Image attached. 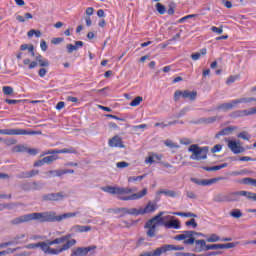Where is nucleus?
<instances>
[{"mask_svg":"<svg viewBox=\"0 0 256 256\" xmlns=\"http://www.w3.org/2000/svg\"><path fill=\"white\" fill-rule=\"evenodd\" d=\"M172 215H177V217H197L196 214L191 212H173Z\"/></svg>","mask_w":256,"mask_h":256,"instance_id":"nucleus-34","label":"nucleus"},{"mask_svg":"<svg viewBox=\"0 0 256 256\" xmlns=\"http://www.w3.org/2000/svg\"><path fill=\"white\" fill-rule=\"evenodd\" d=\"M86 15L88 16V17H91V15H93V13H95V9L93 8V7H88L87 9H86Z\"/></svg>","mask_w":256,"mask_h":256,"instance_id":"nucleus-61","label":"nucleus"},{"mask_svg":"<svg viewBox=\"0 0 256 256\" xmlns=\"http://www.w3.org/2000/svg\"><path fill=\"white\" fill-rule=\"evenodd\" d=\"M71 237H72L71 234H67L60 238H56L55 243H57L58 245H61V243H69V241H73V239H71Z\"/></svg>","mask_w":256,"mask_h":256,"instance_id":"nucleus-24","label":"nucleus"},{"mask_svg":"<svg viewBox=\"0 0 256 256\" xmlns=\"http://www.w3.org/2000/svg\"><path fill=\"white\" fill-rule=\"evenodd\" d=\"M207 243H217L218 241H233V238H221L217 234H210L209 237L206 238Z\"/></svg>","mask_w":256,"mask_h":256,"instance_id":"nucleus-18","label":"nucleus"},{"mask_svg":"<svg viewBox=\"0 0 256 256\" xmlns=\"http://www.w3.org/2000/svg\"><path fill=\"white\" fill-rule=\"evenodd\" d=\"M199 121L204 125H211V123H215V121H217V116L201 118Z\"/></svg>","mask_w":256,"mask_h":256,"instance_id":"nucleus-30","label":"nucleus"},{"mask_svg":"<svg viewBox=\"0 0 256 256\" xmlns=\"http://www.w3.org/2000/svg\"><path fill=\"white\" fill-rule=\"evenodd\" d=\"M234 161H253V158L249 157V156H242L239 157L238 159H234Z\"/></svg>","mask_w":256,"mask_h":256,"instance_id":"nucleus-55","label":"nucleus"},{"mask_svg":"<svg viewBox=\"0 0 256 256\" xmlns=\"http://www.w3.org/2000/svg\"><path fill=\"white\" fill-rule=\"evenodd\" d=\"M235 131L234 127H226L216 134V137H223L225 135H231V132Z\"/></svg>","mask_w":256,"mask_h":256,"instance_id":"nucleus-25","label":"nucleus"},{"mask_svg":"<svg viewBox=\"0 0 256 256\" xmlns=\"http://www.w3.org/2000/svg\"><path fill=\"white\" fill-rule=\"evenodd\" d=\"M48 70L45 67H42L38 70V75L43 79L47 75Z\"/></svg>","mask_w":256,"mask_h":256,"instance_id":"nucleus-49","label":"nucleus"},{"mask_svg":"<svg viewBox=\"0 0 256 256\" xmlns=\"http://www.w3.org/2000/svg\"><path fill=\"white\" fill-rule=\"evenodd\" d=\"M83 45H84L83 41H76L75 45L67 44L66 49L68 53H73V51H78L79 47H83Z\"/></svg>","mask_w":256,"mask_h":256,"instance_id":"nucleus-22","label":"nucleus"},{"mask_svg":"<svg viewBox=\"0 0 256 256\" xmlns=\"http://www.w3.org/2000/svg\"><path fill=\"white\" fill-rule=\"evenodd\" d=\"M5 103H7L8 105H17V103H21V100L5 99Z\"/></svg>","mask_w":256,"mask_h":256,"instance_id":"nucleus-56","label":"nucleus"},{"mask_svg":"<svg viewBox=\"0 0 256 256\" xmlns=\"http://www.w3.org/2000/svg\"><path fill=\"white\" fill-rule=\"evenodd\" d=\"M65 196H63L62 193H51L44 195L43 199L44 201H62Z\"/></svg>","mask_w":256,"mask_h":256,"instance_id":"nucleus-19","label":"nucleus"},{"mask_svg":"<svg viewBox=\"0 0 256 256\" xmlns=\"http://www.w3.org/2000/svg\"><path fill=\"white\" fill-rule=\"evenodd\" d=\"M191 59L193 61H199V59H201V53L197 52L191 55Z\"/></svg>","mask_w":256,"mask_h":256,"instance_id":"nucleus-59","label":"nucleus"},{"mask_svg":"<svg viewBox=\"0 0 256 256\" xmlns=\"http://www.w3.org/2000/svg\"><path fill=\"white\" fill-rule=\"evenodd\" d=\"M0 135H41V132L25 129H0Z\"/></svg>","mask_w":256,"mask_h":256,"instance_id":"nucleus-8","label":"nucleus"},{"mask_svg":"<svg viewBox=\"0 0 256 256\" xmlns=\"http://www.w3.org/2000/svg\"><path fill=\"white\" fill-rule=\"evenodd\" d=\"M186 196L188 197V199H197V195H195L192 191H188L186 193Z\"/></svg>","mask_w":256,"mask_h":256,"instance_id":"nucleus-63","label":"nucleus"},{"mask_svg":"<svg viewBox=\"0 0 256 256\" xmlns=\"http://www.w3.org/2000/svg\"><path fill=\"white\" fill-rule=\"evenodd\" d=\"M20 50L21 51H29V53H31L32 57H35V46H33V44H22L20 46Z\"/></svg>","mask_w":256,"mask_h":256,"instance_id":"nucleus-23","label":"nucleus"},{"mask_svg":"<svg viewBox=\"0 0 256 256\" xmlns=\"http://www.w3.org/2000/svg\"><path fill=\"white\" fill-rule=\"evenodd\" d=\"M225 142L227 143L230 151L234 153V155H239V153H243V151H245V148L241 147V145H239V142L235 140H230L229 138H225Z\"/></svg>","mask_w":256,"mask_h":256,"instance_id":"nucleus-11","label":"nucleus"},{"mask_svg":"<svg viewBox=\"0 0 256 256\" xmlns=\"http://www.w3.org/2000/svg\"><path fill=\"white\" fill-rule=\"evenodd\" d=\"M223 149V145L221 144H216L213 148H212V153H219V151H221Z\"/></svg>","mask_w":256,"mask_h":256,"instance_id":"nucleus-50","label":"nucleus"},{"mask_svg":"<svg viewBox=\"0 0 256 256\" xmlns=\"http://www.w3.org/2000/svg\"><path fill=\"white\" fill-rule=\"evenodd\" d=\"M56 154H64V153H70V154H76L77 150H75L73 147L71 148H64V149H56V150H49L44 155H55Z\"/></svg>","mask_w":256,"mask_h":256,"instance_id":"nucleus-16","label":"nucleus"},{"mask_svg":"<svg viewBox=\"0 0 256 256\" xmlns=\"http://www.w3.org/2000/svg\"><path fill=\"white\" fill-rule=\"evenodd\" d=\"M188 151L192 153L190 159L193 161H201L203 159H207V153H209V147H199L197 144H192L188 148Z\"/></svg>","mask_w":256,"mask_h":256,"instance_id":"nucleus-6","label":"nucleus"},{"mask_svg":"<svg viewBox=\"0 0 256 256\" xmlns=\"http://www.w3.org/2000/svg\"><path fill=\"white\" fill-rule=\"evenodd\" d=\"M118 213H121L120 217H125V215H132L134 217H138L137 208H118Z\"/></svg>","mask_w":256,"mask_h":256,"instance_id":"nucleus-17","label":"nucleus"},{"mask_svg":"<svg viewBox=\"0 0 256 256\" xmlns=\"http://www.w3.org/2000/svg\"><path fill=\"white\" fill-rule=\"evenodd\" d=\"M164 145H166V147H170V149H174V147H176L175 143L171 140H165Z\"/></svg>","mask_w":256,"mask_h":256,"instance_id":"nucleus-54","label":"nucleus"},{"mask_svg":"<svg viewBox=\"0 0 256 256\" xmlns=\"http://www.w3.org/2000/svg\"><path fill=\"white\" fill-rule=\"evenodd\" d=\"M2 91H3L4 95H13V87H11V86L2 87Z\"/></svg>","mask_w":256,"mask_h":256,"instance_id":"nucleus-44","label":"nucleus"},{"mask_svg":"<svg viewBox=\"0 0 256 256\" xmlns=\"http://www.w3.org/2000/svg\"><path fill=\"white\" fill-rule=\"evenodd\" d=\"M217 249H223V246L221 244H208L206 246V251H215Z\"/></svg>","mask_w":256,"mask_h":256,"instance_id":"nucleus-40","label":"nucleus"},{"mask_svg":"<svg viewBox=\"0 0 256 256\" xmlns=\"http://www.w3.org/2000/svg\"><path fill=\"white\" fill-rule=\"evenodd\" d=\"M238 137L239 139H244V141H249V139H251V135H249L247 132H240Z\"/></svg>","mask_w":256,"mask_h":256,"instance_id":"nucleus-45","label":"nucleus"},{"mask_svg":"<svg viewBox=\"0 0 256 256\" xmlns=\"http://www.w3.org/2000/svg\"><path fill=\"white\" fill-rule=\"evenodd\" d=\"M242 183L244 185H252V187H256V179L253 178H244L242 179Z\"/></svg>","mask_w":256,"mask_h":256,"instance_id":"nucleus-39","label":"nucleus"},{"mask_svg":"<svg viewBox=\"0 0 256 256\" xmlns=\"http://www.w3.org/2000/svg\"><path fill=\"white\" fill-rule=\"evenodd\" d=\"M73 233H87L91 231V226H81V225H74L71 228Z\"/></svg>","mask_w":256,"mask_h":256,"instance_id":"nucleus-21","label":"nucleus"},{"mask_svg":"<svg viewBox=\"0 0 256 256\" xmlns=\"http://www.w3.org/2000/svg\"><path fill=\"white\" fill-rule=\"evenodd\" d=\"M40 48L42 49V51H47L48 46H47V42L45 40H41Z\"/></svg>","mask_w":256,"mask_h":256,"instance_id":"nucleus-60","label":"nucleus"},{"mask_svg":"<svg viewBox=\"0 0 256 256\" xmlns=\"http://www.w3.org/2000/svg\"><path fill=\"white\" fill-rule=\"evenodd\" d=\"M147 175H141V176H131L128 178V183H135L136 181H142V179H145Z\"/></svg>","mask_w":256,"mask_h":256,"instance_id":"nucleus-38","label":"nucleus"},{"mask_svg":"<svg viewBox=\"0 0 256 256\" xmlns=\"http://www.w3.org/2000/svg\"><path fill=\"white\" fill-rule=\"evenodd\" d=\"M156 10L158 11V13H160V15H165V12L167 11L165 6H163V4L161 3L156 4Z\"/></svg>","mask_w":256,"mask_h":256,"instance_id":"nucleus-43","label":"nucleus"},{"mask_svg":"<svg viewBox=\"0 0 256 256\" xmlns=\"http://www.w3.org/2000/svg\"><path fill=\"white\" fill-rule=\"evenodd\" d=\"M235 81H237V76H230V77L226 80V84H227V85H231V83H235Z\"/></svg>","mask_w":256,"mask_h":256,"instance_id":"nucleus-57","label":"nucleus"},{"mask_svg":"<svg viewBox=\"0 0 256 256\" xmlns=\"http://www.w3.org/2000/svg\"><path fill=\"white\" fill-rule=\"evenodd\" d=\"M39 175V170H31L30 172H23L22 179H31V177H35Z\"/></svg>","mask_w":256,"mask_h":256,"instance_id":"nucleus-26","label":"nucleus"},{"mask_svg":"<svg viewBox=\"0 0 256 256\" xmlns=\"http://www.w3.org/2000/svg\"><path fill=\"white\" fill-rule=\"evenodd\" d=\"M108 146L116 149H125V144H123V139L119 135H115L108 140Z\"/></svg>","mask_w":256,"mask_h":256,"instance_id":"nucleus-14","label":"nucleus"},{"mask_svg":"<svg viewBox=\"0 0 256 256\" xmlns=\"http://www.w3.org/2000/svg\"><path fill=\"white\" fill-rule=\"evenodd\" d=\"M173 124H174V122H169L168 124L156 122L154 124V127H162V129H164V127H169V125H173Z\"/></svg>","mask_w":256,"mask_h":256,"instance_id":"nucleus-52","label":"nucleus"},{"mask_svg":"<svg viewBox=\"0 0 256 256\" xmlns=\"http://www.w3.org/2000/svg\"><path fill=\"white\" fill-rule=\"evenodd\" d=\"M215 203H227V195L218 194L214 197Z\"/></svg>","mask_w":256,"mask_h":256,"instance_id":"nucleus-32","label":"nucleus"},{"mask_svg":"<svg viewBox=\"0 0 256 256\" xmlns=\"http://www.w3.org/2000/svg\"><path fill=\"white\" fill-rule=\"evenodd\" d=\"M253 101H256V98H238L234 100V103L236 105H239L241 103H253Z\"/></svg>","mask_w":256,"mask_h":256,"instance_id":"nucleus-29","label":"nucleus"},{"mask_svg":"<svg viewBox=\"0 0 256 256\" xmlns=\"http://www.w3.org/2000/svg\"><path fill=\"white\" fill-rule=\"evenodd\" d=\"M45 165V162L42 160H38L34 163V167H43Z\"/></svg>","mask_w":256,"mask_h":256,"instance_id":"nucleus-64","label":"nucleus"},{"mask_svg":"<svg viewBox=\"0 0 256 256\" xmlns=\"http://www.w3.org/2000/svg\"><path fill=\"white\" fill-rule=\"evenodd\" d=\"M38 247H39V242L38 243L27 244L25 246L26 249H38Z\"/></svg>","mask_w":256,"mask_h":256,"instance_id":"nucleus-53","label":"nucleus"},{"mask_svg":"<svg viewBox=\"0 0 256 256\" xmlns=\"http://www.w3.org/2000/svg\"><path fill=\"white\" fill-rule=\"evenodd\" d=\"M180 143H181V145H191V139H189V138H182L181 140H180Z\"/></svg>","mask_w":256,"mask_h":256,"instance_id":"nucleus-58","label":"nucleus"},{"mask_svg":"<svg viewBox=\"0 0 256 256\" xmlns=\"http://www.w3.org/2000/svg\"><path fill=\"white\" fill-rule=\"evenodd\" d=\"M59 159V157L57 155H50V156H46L43 158V162L44 165H51V163H53V161H57Z\"/></svg>","mask_w":256,"mask_h":256,"instance_id":"nucleus-27","label":"nucleus"},{"mask_svg":"<svg viewBox=\"0 0 256 256\" xmlns=\"http://www.w3.org/2000/svg\"><path fill=\"white\" fill-rule=\"evenodd\" d=\"M186 227H192V229H197V221L192 218L189 221L185 222Z\"/></svg>","mask_w":256,"mask_h":256,"instance_id":"nucleus-41","label":"nucleus"},{"mask_svg":"<svg viewBox=\"0 0 256 256\" xmlns=\"http://www.w3.org/2000/svg\"><path fill=\"white\" fill-rule=\"evenodd\" d=\"M237 107V104H235V100H232L228 103L220 104L217 109L218 111H229L231 109H235Z\"/></svg>","mask_w":256,"mask_h":256,"instance_id":"nucleus-20","label":"nucleus"},{"mask_svg":"<svg viewBox=\"0 0 256 256\" xmlns=\"http://www.w3.org/2000/svg\"><path fill=\"white\" fill-rule=\"evenodd\" d=\"M38 65L39 67H49L50 63L49 60L42 58L41 60H39Z\"/></svg>","mask_w":256,"mask_h":256,"instance_id":"nucleus-47","label":"nucleus"},{"mask_svg":"<svg viewBox=\"0 0 256 256\" xmlns=\"http://www.w3.org/2000/svg\"><path fill=\"white\" fill-rule=\"evenodd\" d=\"M158 195H166L167 197L175 198L177 197V192L173 190H161L158 192Z\"/></svg>","mask_w":256,"mask_h":256,"instance_id":"nucleus-28","label":"nucleus"},{"mask_svg":"<svg viewBox=\"0 0 256 256\" xmlns=\"http://www.w3.org/2000/svg\"><path fill=\"white\" fill-rule=\"evenodd\" d=\"M155 158L161 160V156L153 154L152 156H149L148 158L145 159V163L153 165L155 163Z\"/></svg>","mask_w":256,"mask_h":256,"instance_id":"nucleus-36","label":"nucleus"},{"mask_svg":"<svg viewBox=\"0 0 256 256\" xmlns=\"http://www.w3.org/2000/svg\"><path fill=\"white\" fill-rule=\"evenodd\" d=\"M165 212H160L145 223L147 237L153 238L157 235V227L164 225L166 229H181V222L173 216H164Z\"/></svg>","mask_w":256,"mask_h":256,"instance_id":"nucleus-2","label":"nucleus"},{"mask_svg":"<svg viewBox=\"0 0 256 256\" xmlns=\"http://www.w3.org/2000/svg\"><path fill=\"white\" fill-rule=\"evenodd\" d=\"M46 175H54L55 177H62L65 175V170H50L46 173Z\"/></svg>","mask_w":256,"mask_h":256,"instance_id":"nucleus-35","label":"nucleus"},{"mask_svg":"<svg viewBox=\"0 0 256 256\" xmlns=\"http://www.w3.org/2000/svg\"><path fill=\"white\" fill-rule=\"evenodd\" d=\"M129 166V163L125 162V161H122V162H118L116 164V167L118 169H125V167H128Z\"/></svg>","mask_w":256,"mask_h":256,"instance_id":"nucleus-51","label":"nucleus"},{"mask_svg":"<svg viewBox=\"0 0 256 256\" xmlns=\"http://www.w3.org/2000/svg\"><path fill=\"white\" fill-rule=\"evenodd\" d=\"M191 181L196 185H200L202 187H209L210 185H214L217 181H221V178H211V179H202L199 180L197 178H191Z\"/></svg>","mask_w":256,"mask_h":256,"instance_id":"nucleus-15","label":"nucleus"},{"mask_svg":"<svg viewBox=\"0 0 256 256\" xmlns=\"http://www.w3.org/2000/svg\"><path fill=\"white\" fill-rule=\"evenodd\" d=\"M104 193H110V195H118V199L120 201H137L139 199H143L145 195H147V188H144L142 191L135 193L137 188H129V187H113V186H105L101 188ZM134 193V194H131Z\"/></svg>","mask_w":256,"mask_h":256,"instance_id":"nucleus-3","label":"nucleus"},{"mask_svg":"<svg viewBox=\"0 0 256 256\" xmlns=\"http://www.w3.org/2000/svg\"><path fill=\"white\" fill-rule=\"evenodd\" d=\"M184 98L188 99L189 101H195L197 99V91H192L191 90H176L174 92V101H179V99Z\"/></svg>","mask_w":256,"mask_h":256,"instance_id":"nucleus-9","label":"nucleus"},{"mask_svg":"<svg viewBox=\"0 0 256 256\" xmlns=\"http://www.w3.org/2000/svg\"><path fill=\"white\" fill-rule=\"evenodd\" d=\"M33 35H35L36 37H41V31L40 30H35V29H31L30 31H28L27 36L28 37H33Z\"/></svg>","mask_w":256,"mask_h":256,"instance_id":"nucleus-42","label":"nucleus"},{"mask_svg":"<svg viewBox=\"0 0 256 256\" xmlns=\"http://www.w3.org/2000/svg\"><path fill=\"white\" fill-rule=\"evenodd\" d=\"M157 211V203L149 201L144 208L137 209L138 217L139 215H149L150 213H155Z\"/></svg>","mask_w":256,"mask_h":256,"instance_id":"nucleus-12","label":"nucleus"},{"mask_svg":"<svg viewBox=\"0 0 256 256\" xmlns=\"http://www.w3.org/2000/svg\"><path fill=\"white\" fill-rule=\"evenodd\" d=\"M211 31L213 33H217L218 35H221L223 33V26H220V27L212 26Z\"/></svg>","mask_w":256,"mask_h":256,"instance_id":"nucleus-46","label":"nucleus"},{"mask_svg":"<svg viewBox=\"0 0 256 256\" xmlns=\"http://www.w3.org/2000/svg\"><path fill=\"white\" fill-rule=\"evenodd\" d=\"M52 245H58L55 239L47 240L46 242H38V247L45 255H61V253H65V251H69L71 247L77 245V240L68 241L57 248H51Z\"/></svg>","mask_w":256,"mask_h":256,"instance_id":"nucleus-5","label":"nucleus"},{"mask_svg":"<svg viewBox=\"0 0 256 256\" xmlns=\"http://www.w3.org/2000/svg\"><path fill=\"white\" fill-rule=\"evenodd\" d=\"M143 103V97L137 96L130 102V107H139Z\"/></svg>","mask_w":256,"mask_h":256,"instance_id":"nucleus-31","label":"nucleus"},{"mask_svg":"<svg viewBox=\"0 0 256 256\" xmlns=\"http://www.w3.org/2000/svg\"><path fill=\"white\" fill-rule=\"evenodd\" d=\"M97 246L78 247L72 250L70 256H86L89 252L95 251Z\"/></svg>","mask_w":256,"mask_h":256,"instance_id":"nucleus-13","label":"nucleus"},{"mask_svg":"<svg viewBox=\"0 0 256 256\" xmlns=\"http://www.w3.org/2000/svg\"><path fill=\"white\" fill-rule=\"evenodd\" d=\"M250 115H256V107L247 110H235L230 114V117L232 119H241L243 117H249Z\"/></svg>","mask_w":256,"mask_h":256,"instance_id":"nucleus-10","label":"nucleus"},{"mask_svg":"<svg viewBox=\"0 0 256 256\" xmlns=\"http://www.w3.org/2000/svg\"><path fill=\"white\" fill-rule=\"evenodd\" d=\"M239 197H246L247 199L256 201V193L249 191H237L226 194V203H233L235 201H239Z\"/></svg>","mask_w":256,"mask_h":256,"instance_id":"nucleus-7","label":"nucleus"},{"mask_svg":"<svg viewBox=\"0 0 256 256\" xmlns=\"http://www.w3.org/2000/svg\"><path fill=\"white\" fill-rule=\"evenodd\" d=\"M59 43H63V38L58 37L52 40L53 45H59Z\"/></svg>","mask_w":256,"mask_h":256,"instance_id":"nucleus-62","label":"nucleus"},{"mask_svg":"<svg viewBox=\"0 0 256 256\" xmlns=\"http://www.w3.org/2000/svg\"><path fill=\"white\" fill-rule=\"evenodd\" d=\"M78 214L79 212H68L57 216V213L53 211L41 213L35 212L14 218L10 223L11 225H21V223H29V221H38L39 223H61L63 219H71V217H77Z\"/></svg>","mask_w":256,"mask_h":256,"instance_id":"nucleus-1","label":"nucleus"},{"mask_svg":"<svg viewBox=\"0 0 256 256\" xmlns=\"http://www.w3.org/2000/svg\"><path fill=\"white\" fill-rule=\"evenodd\" d=\"M204 171H220L221 165H216L212 167H203Z\"/></svg>","mask_w":256,"mask_h":256,"instance_id":"nucleus-48","label":"nucleus"},{"mask_svg":"<svg viewBox=\"0 0 256 256\" xmlns=\"http://www.w3.org/2000/svg\"><path fill=\"white\" fill-rule=\"evenodd\" d=\"M44 59L41 55L36 56V61H32L30 65L28 66V69H35L39 65V61H42Z\"/></svg>","mask_w":256,"mask_h":256,"instance_id":"nucleus-37","label":"nucleus"},{"mask_svg":"<svg viewBox=\"0 0 256 256\" xmlns=\"http://www.w3.org/2000/svg\"><path fill=\"white\" fill-rule=\"evenodd\" d=\"M230 215L234 218V219H241V217H243V212L240 209H233L230 212Z\"/></svg>","mask_w":256,"mask_h":256,"instance_id":"nucleus-33","label":"nucleus"},{"mask_svg":"<svg viewBox=\"0 0 256 256\" xmlns=\"http://www.w3.org/2000/svg\"><path fill=\"white\" fill-rule=\"evenodd\" d=\"M195 237H205L203 233L195 232L193 230L183 231L174 237L175 241H183L184 245H195L194 251L201 253L207 251V242L205 240H196Z\"/></svg>","mask_w":256,"mask_h":256,"instance_id":"nucleus-4","label":"nucleus"}]
</instances>
